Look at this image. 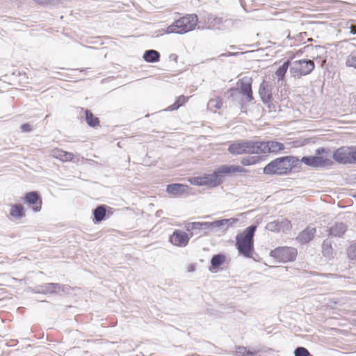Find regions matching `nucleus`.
<instances>
[{
	"mask_svg": "<svg viewBox=\"0 0 356 356\" xmlns=\"http://www.w3.org/2000/svg\"><path fill=\"white\" fill-rule=\"evenodd\" d=\"M298 162V159L293 156L278 157L268 163L264 168L263 172L268 175H286L292 172Z\"/></svg>",
	"mask_w": 356,
	"mask_h": 356,
	"instance_id": "nucleus-1",
	"label": "nucleus"
},
{
	"mask_svg": "<svg viewBox=\"0 0 356 356\" xmlns=\"http://www.w3.org/2000/svg\"><path fill=\"white\" fill-rule=\"evenodd\" d=\"M256 225H251L240 232L236 236V248L239 254L245 257L252 258L254 252V236L257 230Z\"/></svg>",
	"mask_w": 356,
	"mask_h": 356,
	"instance_id": "nucleus-2",
	"label": "nucleus"
},
{
	"mask_svg": "<svg viewBox=\"0 0 356 356\" xmlns=\"http://www.w3.org/2000/svg\"><path fill=\"white\" fill-rule=\"evenodd\" d=\"M197 22L198 17L196 15H186L168 26L165 32L166 33L183 34L193 30L197 26Z\"/></svg>",
	"mask_w": 356,
	"mask_h": 356,
	"instance_id": "nucleus-3",
	"label": "nucleus"
},
{
	"mask_svg": "<svg viewBox=\"0 0 356 356\" xmlns=\"http://www.w3.org/2000/svg\"><path fill=\"white\" fill-rule=\"evenodd\" d=\"M301 161L305 165L313 168H327L333 165L329 151L323 147L317 149L315 155L304 156Z\"/></svg>",
	"mask_w": 356,
	"mask_h": 356,
	"instance_id": "nucleus-4",
	"label": "nucleus"
},
{
	"mask_svg": "<svg viewBox=\"0 0 356 356\" xmlns=\"http://www.w3.org/2000/svg\"><path fill=\"white\" fill-rule=\"evenodd\" d=\"M332 157L340 164H356V147H340L334 151Z\"/></svg>",
	"mask_w": 356,
	"mask_h": 356,
	"instance_id": "nucleus-5",
	"label": "nucleus"
},
{
	"mask_svg": "<svg viewBox=\"0 0 356 356\" xmlns=\"http://www.w3.org/2000/svg\"><path fill=\"white\" fill-rule=\"evenodd\" d=\"M256 140H237L229 144L228 152L232 155L257 154Z\"/></svg>",
	"mask_w": 356,
	"mask_h": 356,
	"instance_id": "nucleus-6",
	"label": "nucleus"
},
{
	"mask_svg": "<svg viewBox=\"0 0 356 356\" xmlns=\"http://www.w3.org/2000/svg\"><path fill=\"white\" fill-rule=\"evenodd\" d=\"M270 255L280 262H291L296 259L298 251L293 247L281 246L271 250Z\"/></svg>",
	"mask_w": 356,
	"mask_h": 356,
	"instance_id": "nucleus-7",
	"label": "nucleus"
},
{
	"mask_svg": "<svg viewBox=\"0 0 356 356\" xmlns=\"http://www.w3.org/2000/svg\"><path fill=\"white\" fill-rule=\"evenodd\" d=\"M314 63L311 60H298L294 61L290 67V72L295 78H300L312 72L314 68Z\"/></svg>",
	"mask_w": 356,
	"mask_h": 356,
	"instance_id": "nucleus-8",
	"label": "nucleus"
},
{
	"mask_svg": "<svg viewBox=\"0 0 356 356\" xmlns=\"http://www.w3.org/2000/svg\"><path fill=\"white\" fill-rule=\"evenodd\" d=\"M248 171L245 168L238 165H222L215 171V176L219 181V185L222 182L223 176L234 175L237 174H245Z\"/></svg>",
	"mask_w": 356,
	"mask_h": 356,
	"instance_id": "nucleus-9",
	"label": "nucleus"
},
{
	"mask_svg": "<svg viewBox=\"0 0 356 356\" xmlns=\"http://www.w3.org/2000/svg\"><path fill=\"white\" fill-rule=\"evenodd\" d=\"M257 154L275 153L277 154L284 149L283 143L270 140V141H257Z\"/></svg>",
	"mask_w": 356,
	"mask_h": 356,
	"instance_id": "nucleus-10",
	"label": "nucleus"
},
{
	"mask_svg": "<svg viewBox=\"0 0 356 356\" xmlns=\"http://www.w3.org/2000/svg\"><path fill=\"white\" fill-rule=\"evenodd\" d=\"M238 222V219L236 218H229V219H223L220 220H217L213 222H193L191 223H188L186 225L187 230H194V229H207L209 228L211 226H223L227 225L229 226L234 223H236Z\"/></svg>",
	"mask_w": 356,
	"mask_h": 356,
	"instance_id": "nucleus-11",
	"label": "nucleus"
},
{
	"mask_svg": "<svg viewBox=\"0 0 356 356\" xmlns=\"http://www.w3.org/2000/svg\"><path fill=\"white\" fill-rule=\"evenodd\" d=\"M188 181L192 185L195 186H208L210 187H216L219 186V181L213 172L212 175H204L200 177H193L188 178Z\"/></svg>",
	"mask_w": 356,
	"mask_h": 356,
	"instance_id": "nucleus-12",
	"label": "nucleus"
},
{
	"mask_svg": "<svg viewBox=\"0 0 356 356\" xmlns=\"http://www.w3.org/2000/svg\"><path fill=\"white\" fill-rule=\"evenodd\" d=\"M266 229L272 232H286L292 229V224L288 219L283 218L268 222Z\"/></svg>",
	"mask_w": 356,
	"mask_h": 356,
	"instance_id": "nucleus-13",
	"label": "nucleus"
},
{
	"mask_svg": "<svg viewBox=\"0 0 356 356\" xmlns=\"http://www.w3.org/2000/svg\"><path fill=\"white\" fill-rule=\"evenodd\" d=\"M24 200V202L30 205L34 211L38 212L41 210L42 200L38 192L31 191L26 193Z\"/></svg>",
	"mask_w": 356,
	"mask_h": 356,
	"instance_id": "nucleus-14",
	"label": "nucleus"
},
{
	"mask_svg": "<svg viewBox=\"0 0 356 356\" xmlns=\"http://www.w3.org/2000/svg\"><path fill=\"white\" fill-rule=\"evenodd\" d=\"M190 237L186 232L176 229L169 237V241L175 246L185 247L188 245Z\"/></svg>",
	"mask_w": 356,
	"mask_h": 356,
	"instance_id": "nucleus-15",
	"label": "nucleus"
},
{
	"mask_svg": "<svg viewBox=\"0 0 356 356\" xmlns=\"http://www.w3.org/2000/svg\"><path fill=\"white\" fill-rule=\"evenodd\" d=\"M237 85L241 90V93L246 97V100L250 102L253 99L252 91V81L250 79L243 78L239 79Z\"/></svg>",
	"mask_w": 356,
	"mask_h": 356,
	"instance_id": "nucleus-16",
	"label": "nucleus"
},
{
	"mask_svg": "<svg viewBox=\"0 0 356 356\" xmlns=\"http://www.w3.org/2000/svg\"><path fill=\"white\" fill-rule=\"evenodd\" d=\"M316 232V227L309 225L298 234L296 240L301 244L308 243L313 240Z\"/></svg>",
	"mask_w": 356,
	"mask_h": 356,
	"instance_id": "nucleus-17",
	"label": "nucleus"
},
{
	"mask_svg": "<svg viewBox=\"0 0 356 356\" xmlns=\"http://www.w3.org/2000/svg\"><path fill=\"white\" fill-rule=\"evenodd\" d=\"M51 156L62 162H70L74 159V155L72 152L64 151L56 147L51 151Z\"/></svg>",
	"mask_w": 356,
	"mask_h": 356,
	"instance_id": "nucleus-18",
	"label": "nucleus"
},
{
	"mask_svg": "<svg viewBox=\"0 0 356 356\" xmlns=\"http://www.w3.org/2000/svg\"><path fill=\"white\" fill-rule=\"evenodd\" d=\"M188 189V186L181 184H172L166 187L168 193L176 195L184 193Z\"/></svg>",
	"mask_w": 356,
	"mask_h": 356,
	"instance_id": "nucleus-19",
	"label": "nucleus"
},
{
	"mask_svg": "<svg viewBox=\"0 0 356 356\" xmlns=\"http://www.w3.org/2000/svg\"><path fill=\"white\" fill-rule=\"evenodd\" d=\"M10 216L12 218L19 219L25 216V210L21 204H14L10 206Z\"/></svg>",
	"mask_w": 356,
	"mask_h": 356,
	"instance_id": "nucleus-20",
	"label": "nucleus"
},
{
	"mask_svg": "<svg viewBox=\"0 0 356 356\" xmlns=\"http://www.w3.org/2000/svg\"><path fill=\"white\" fill-rule=\"evenodd\" d=\"M259 95L264 103H268L272 99L271 92L268 85L266 81H263L259 90Z\"/></svg>",
	"mask_w": 356,
	"mask_h": 356,
	"instance_id": "nucleus-21",
	"label": "nucleus"
},
{
	"mask_svg": "<svg viewBox=\"0 0 356 356\" xmlns=\"http://www.w3.org/2000/svg\"><path fill=\"white\" fill-rule=\"evenodd\" d=\"M226 257L223 254H218L213 256L211 260V266L209 270L214 272L219 268V267L225 263Z\"/></svg>",
	"mask_w": 356,
	"mask_h": 356,
	"instance_id": "nucleus-22",
	"label": "nucleus"
},
{
	"mask_svg": "<svg viewBox=\"0 0 356 356\" xmlns=\"http://www.w3.org/2000/svg\"><path fill=\"white\" fill-rule=\"evenodd\" d=\"M143 58L147 63H155L159 60L160 54L156 50H147L144 53Z\"/></svg>",
	"mask_w": 356,
	"mask_h": 356,
	"instance_id": "nucleus-23",
	"label": "nucleus"
},
{
	"mask_svg": "<svg viewBox=\"0 0 356 356\" xmlns=\"http://www.w3.org/2000/svg\"><path fill=\"white\" fill-rule=\"evenodd\" d=\"M222 99L219 97L211 99L208 102V108L212 112H217L222 106Z\"/></svg>",
	"mask_w": 356,
	"mask_h": 356,
	"instance_id": "nucleus-24",
	"label": "nucleus"
},
{
	"mask_svg": "<svg viewBox=\"0 0 356 356\" xmlns=\"http://www.w3.org/2000/svg\"><path fill=\"white\" fill-rule=\"evenodd\" d=\"M261 161V158L259 156H248L243 157L241 159L240 162L244 168V166L254 165L259 163Z\"/></svg>",
	"mask_w": 356,
	"mask_h": 356,
	"instance_id": "nucleus-25",
	"label": "nucleus"
},
{
	"mask_svg": "<svg viewBox=\"0 0 356 356\" xmlns=\"http://www.w3.org/2000/svg\"><path fill=\"white\" fill-rule=\"evenodd\" d=\"M106 209L104 205L98 206L93 211L95 222H99L104 220L106 216Z\"/></svg>",
	"mask_w": 356,
	"mask_h": 356,
	"instance_id": "nucleus-26",
	"label": "nucleus"
},
{
	"mask_svg": "<svg viewBox=\"0 0 356 356\" xmlns=\"http://www.w3.org/2000/svg\"><path fill=\"white\" fill-rule=\"evenodd\" d=\"M86 120L87 124L92 127H97L99 125V120L97 117H95L93 113L89 111H85Z\"/></svg>",
	"mask_w": 356,
	"mask_h": 356,
	"instance_id": "nucleus-27",
	"label": "nucleus"
},
{
	"mask_svg": "<svg viewBox=\"0 0 356 356\" xmlns=\"http://www.w3.org/2000/svg\"><path fill=\"white\" fill-rule=\"evenodd\" d=\"M188 98L189 97H186V96H184L183 95L179 96L176 99V100L174 102V104H172V105L168 106V111H175V110H177L178 108H179L181 106L184 105L188 102Z\"/></svg>",
	"mask_w": 356,
	"mask_h": 356,
	"instance_id": "nucleus-28",
	"label": "nucleus"
},
{
	"mask_svg": "<svg viewBox=\"0 0 356 356\" xmlns=\"http://www.w3.org/2000/svg\"><path fill=\"white\" fill-rule=\"evenodd\" d=\"M290 62L289 60L285 61L282 66H280L275 72V76H277L278 81H283L285 74L288 70L289 67Z\"/></svg>",
	"mask_w": 356,
	"mask_h": 356,
	"instance_id": "nucleus-29",
	"label": "nucleus"
},
{
	"mask_svg": "<svg viewBox=\"0 0 356 356\" xmlns=\"http://www.w3.org/2000/svg\"><path fill=\"white\" fill-rule=\"evenodd\" d=\"M236 355L238 356H253L257 353L254 351H250L245 346H238L235 350Z\"/></svg>",
	"mask_w": 356,
	"mask_h": 356,
	"instance_id": "nucleus-30",
	"label": "nucleus"
},
{
	"mask_svg": "<svg viewBox=\"0 0 356 356\" xmlns=\"http://www.w3.org/2000/svg\"><path fill=\"white\" fill-rule=\"evenodd\" d=\"M346 254L350 260L356 261V242L350 244L348 247Z\"/></svg>",
	"mask_w": 356,
	"mask_h": 356,
	"instance_id": "nucleus-31",
	"label": "nucleus"
},
{
	"mask_svg": "<svg viewBox=\"0 0 356 356\" xmlns=\"http://www.w3.org/2000/svg\"><path fill=\"white\" fill-rule=\"evenodd\" d=\"M295 356H313L308 350L304 347H298L294 351Z\"/></svg>",
	"mask_w": 356,
	"mask_h": 356,
	"instance_id": "nucleus-32",
	"label": "nucleus"
},
{
	"mask_svg": "<svg viewBox=\"0 0 356 356\" xmlns=\"http://www.w3.org/2000/svg\"><path fill=\"white\" fill-rule=\"evenodd\" d=\"M344 29L350 31V33L355 35L356 33V26L353 24L350 21L346 22Z\"/></svg>",
	"mask_w": 356,
	"mask_h": 356,
	"instance_id": "nucleus-33",
	"label": "nucleus"
},
{
	"mask_svg": "<svg viewBox=\"0 0 356 356\" xmlns=\"http://www.w3.org/2000/svg\"><path fill=\"white\" fill-rule=\"evenodd\" d=\"M346 65L349 67H353L356 68V56L350 55L346 60Z\"/></svg>",
	"mask_w": 356,
	"mask_h": 356,
	"instance_id": "nucleus-34",
	"label": "nucleus"
},
{
	"mask_svg": "<svg viewBox=\"0 0 356 356\" xmlns=\"http://www.w3.org/2000/svg\"><path fill=\"white\" fill-rule=\"evenodd\" d=\"M20 128L23 132H30L32 131V127L29 123L22 124Z\"/></svg>",
	"mask_w": 356,
	"mask_h": 356,
	"instance_id": "nucleus-35",
	"label": "nucleus"
},
{
	"mask_svg": "<svg viewBox=\"0 0 356 356\" xmlns=\"http://www.w3.org/2000/svg\"><path fill=\"white\" fill-rule=\"evenodd\" d=\"M178 58L179 57L176 54H171L169 56V60L176 63L178 62Z\"/></svg>",
	"mask_w": 356,
	"mask_h": 356,
	"instance_id": "nucleus-36",
	"label": "nucleus"
},
{
	"mask_svg": "<svg viewBox=\"0 0 356 356\" xmlns=\"http://www.w3.org/2000/svg\"><path fill=\"white\" fill-rule=\"evenodd\" d=\"M337 228H339L341 231V234H343L346 230V228L344 226V225H343L341 223L339 224V225H336L334 229H337Z\"/></svg>",
	"mask_w": 356,
	"mask_h": 356,
	"instance_id": "nucleus-37",
	"label": "nucleus"
},
{
	"mask_svg": "<svg viewBox=\"0 0 356 356\" xmlns=\"http://www.w3.org/2000/svg\"><path fill=\"white\" fill-rule=\"evenodd\" d=\"M36 3L38 4H40V5H42V4H44L46 3V1L47 0H33Z\"/></svg>",
	"mask_w": 356,
	"mask_h": 356,
	"instance_id": "nucleus-38",
	"label": "nucleus"
},
{
	"mask_svg": "<svg viewBox=\"0 0 356 356\" xmlns=\"http://www.w3.org/2000/svg\"><path fill=\"white\" fill-rule=\"evenodd\" d=\"M323 248L326 245V244H325V242L323 243Z\"/></svg>",
	"mask_w": 356,
	"mask_h": 356,
	"instance_id": "nucleus-39",
	"label": "nucleus"
},
{
	"mask_svg": "<svg viewBox=\"0 0 356 356\" xmlns=\"http://www.w3.org/2000/svg\"><path fill=\"white\" fill-rule=\"evenodd\" d=\"M355 326H356V320L355 321Z\"/></svg>",
	"mask_w": 356,
	"mask_h": 356,
	"instance_id": "nucleus-40",
	"label": "nucleus"
}]
</instances>
